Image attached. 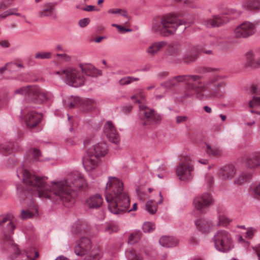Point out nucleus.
I'll list each match as a JSON object with an SVG mask.
<instances>
[{
  "label": "nucleus",
  "mask_w": 260,
  "mask_h": 260,
  "mask_svg": "<svg viewBox=\"0 0 260 260\" xmlns=\"http://www.w3.org/2000/svg\"><path fill=\"white\" fill-rule=\"evenodd\" d=\"M202 76L197 75H179L167 82L166 86H175L174 81L184 83L185 87L181 96L183 99L195 97L199 100H205L222 96L224 92L223 82H218L216 76L212 77L206 81H202Z\"/></svg>",
  "instance_id": "nucleus-1"
},
{
  "label": "nucleus",
  "mask_w": 260,
  "mask_h": 260,
  "mask_svg": "<svg viewBox=\"0 0 260 260\" xmlns=\"http://www.w3.org/2000/svg\"><path fill=\"white\" fill-rule=\"evenodd\" d=\"M17 176L23 181V184L17 186L20 200L31 201L33 197L51 198V191L46 184L47 177L39 176L30 172L22 165L17 169Z\"/></svg>",
  "instance_id": "nucleus-2"
},
{
  "label": "nucleus",
  "mask_w": 260,
  "mask_h": 260,
  "mask_svg": "<svg viewBox=\"0 0 260 260\" xmlns=\"http://www.w3.org/2000/svg\"><path fill=\"white\" fill-rule=\"evenodd\" d=\"M14 93L25 95L24 100L27 105L21 110V116L28 128L36 127L40 122L42 115L29 109H36L38 105L45 104L50 99L51 94L38 86L31 85L19 88Z\"/></svg>",
  "instance_id": "nucleus-3"
},
{
  "label": "nucleus",
  "mask_w": 260,
  "mask_h": 260,
  "mask_svg": "<svg viewBox=\"0 0 260 260\" xmlns=\"http://www.w3.org/2000/svg\"><path fill=\"white\" fill-rule=\"evenodd\" d=\"M105 189L106 200L108 204L109 210L112 213L121 214L137 210V203H134L132 208L128 209L129 198L123 188V182L119 179L109 177Z\"/></svg>",
  "instance_id": "nucleus-4"
},
{
  "label": "nucleus",
  "mask_w": 260,
  "mask_h": 260,
  "mask_svg": "<svg viewBox=\"0 0 260 260\" xmlns=\"http://www.w3.org/2000/svg\"><path fill=\"white\" fill-rule=\"evenodd\" d=\"M51 190L67 207L74 204L81 187V174L74 172L69 176L59 181L52 182Z\"/></svg>",
  "instance_id": "nucleus-5"
},
{
  "label": "nucleus",
  "mask_w": 260,
  "mask_h": 260,
  "mask_svg": "<svg viewBox=\"0 0 260 260\" xmlns=\"http://www.w3.org/2000/svg\"><path fill=\"white\" fill-rule=\"evenodd\" d=\"M13 218L11 213L0 215V232L3 237L2 249L9 253V258L12 259L15 255L20 253L18 246L14 242L12 237L16 228Z\"/></svg>",
  "instance_id": "nucleus-6"
},
{
  "label": "nucleus",
  "mask_w": 260,
  "mask_h": 260,
  "mask_svg": "<svg viewBox=\"0 0 260 260\" xmlns=\"http://www.w3.org/2000/svg\"><path fill=\"white\" fill-rule=\"evenodd\" d=\"M83 145L85 154L82 159V166L86 172H90L98 166L99 158L107 154L108 148L106 144L104 143L91 145V141L89 139L84 141Z\"/></svg>",
  "instance_id": "nucleus-7"
},
{
  "label": "nucleus",
  "mask_w": 260,
  "mask_h": 260,
  "mask_svg": "<svg viewBox=\"0 0 260 260\" xmlns=\"http://www.w3.org/2000/svg\"><path fill=\"white\" fill-rule=\"evenodd\" d=\"M183 22L175 14H168L163 16L160 22L152 24V30L163 36H169L175 33L177 28Z\"/></svg>",
  "instance_id": "nucleus-8"
},
{
  "label": "nucleus",
  "mask_w": 260,
  "mask_h": 260,
  "mask_svg": "<svg viewBox=\"0 0 260 260\" xmlns=\"http://www.w3.org/2000/svg\"><path fill=\"white\" fill-rule=\"evenodd\" d=\"M215 248L221 252H228L233 248L230 234L225 230L218 231L213 238Z\"/></svg>",
  "instance_id": "nucleus-9"
},
{
  "label": "nucleus",
  "mask_w": 260,
  "mask_h": 260,
  "mask_svg": "<svg viewBox=\"0 0 260 260\" xmlns=\"http://www.w3.org/2000/svg\"><path fill=\"white\" fill-rule=\"evenodd\" d=\"M83 232L87 233L86 230H82ZM82 260H99L102 255L99 248L92 245L88 237H84L82 235Z\"/></svg>",
  "instance_id": "nucleus-10"
},
{
  "label": "nucleus",
  "mask_w": 260,
  "mask_h": 260,
  "mask_svg": "<svg viewBox=\"0 0 260 260\" xmlns=\"http://www.w3.org/2000/svg\"><path fill=\"white\" fill-rule=\"evenodd\" d=\"M65 76V82L69 86L78 87L81 85V75L79 72L74 68H68L61 71H56L55 74Z\"/></svg>",
  "instance_id": "nucleus-11"
},
{
  "label": "nucleus",
  "mask_w": 260,
  "mask_h": 260,
  "mask_svg": "<svg viewBox=\"0 0 260 260\" xmlns=\"http://www.w3.org/2000/svg\"><path fill=\"white\" fill-rule=\"evenodd\" d=\"M193 166L191 162L185 160L180 162L176 168V173L180 180L189 181L193 178Z\"/></svg>",
  "instance_id": "nucleus-12"
},
{
  "label": "nucleus",
  "mask_w": 260,
  "mask_h": 260,
  "mask_svg": "<svg viewBox=\"0 0 260 260\" xmlns=\"http://www.w3.org/2000/svg\"><path fill=\"white\" fill-rule=\"evenodd\" d=\"M256 30V26L254 23L245 21L235 29L234 33L237 38H246L254 35Z\"/></svg>",
  "instance_id": "nucleus-13"
},
{
  "label": "nucleus",
  "mask_w": 260,
  "mask_h": 260,
  "mask_svg": "<svg viewBox=\"0 0 260 260\" xmlns=\"http://www.w3.org/2000/svg\"><path fill=\"white\" fill-rule=\"evenodd\" d=\"M213 201L210 194L204 193L194 198L193 204L195 208L203 212L204 210L212 204Z\"/></svg>",
  "instance_id": "nucleus-14"
},
{
  "label": "nucleus",
  "mask_w": 260,
  "mask_h": 260,
  "mask_svg": "<svg viewBox=\"0 0 260 260\" xmlns=\"http://www.w3.org/2000/svg\"><path fill=\"white\" fill-rule=\"evenodd\" d=\"M139 117L143 120H151L155 122H158L161 120V116L159 114L155 113L152 109L149 110L145 105H139Z\"/></svg>",
  "instance_id": "nucleus-15"
},
{
  "label": "nucleus",
  "mask_w": 260,
  "mask_h": 260,
  "mask_svg": "<svg viewBox=\"0 0 260 260\" xmlns=\"http://www.w3.org/2000/svg\"><path fill=\"white\" fill-rule=\"evenodd\" d=\"M104 134L109 140L113 143L117 144L119 137L114 125L110 121H107L104 126Z\"/></svg>",
  "instance_id": "nucleus-16"
},
{
  "label": "nucleus",
  "mask_w": 260,
  "mask_h": 260,
  "mask_svg": "<svg viewBox=\"0 0 260 260\" xmlns=\"http://www.w3.org/2000/svg\"><path fill=\"white\" fill-rule=\"evenodd\" d=\"M71 232L79 238L74 247V253L76 255L81 256V223L80 221L78 220L73 224Z\"/></svg>",
  "instance_id": "nucleus-17"
},
{
  "label": "nucleus",
  "mask_w": 260,
  "mask_h": 260,
  "mask_svg": "<svg viewBox=\"0 0 260 260\" xmlns=\"http://www.w3.org/2000/svg\"><path fill=\"white\" fill-rule=\"evenodd\" d=\"M213 220L198 219L195 221V225L198 231L205 234L211 232L216 229Z\"/></svg>",
  "instance_id": "nucleus-18"
},
{
  "label": "nucleus",
  "mask_w": 260,
  "mask_h": 260,
  "mask_svg": "<svg viewBox=\"0 0 260 260\" xmlns=\"http://www.w3.org/2000/svg\"><path fill=\"white\" fill-rule=\"evenodd\" d=\"M237 171L235 167L232 165H228L221 168L218 175L223 180L232 179L237 174Z\"/></svg>",
  "instance_id": "nucleus-19"
},
{
  "label": "nucleus",
  "mask_w": 260,
  "mask_h": 260,
  "mask_svg": "<svg viewBox=\"0 0 260 260\" xmlns=\"http://www.w3.org/2000/svg\"><path fill=\"white\" fill-rule=\"evenodd\" d=\"M200 52H204L206 54H210L212 53L211 50L204 51V48L199 46H194L191 47L189 52L185 56V62L189 63L194 61L197 58L198 53Z\"/></svg>",
  "instance_id": "nucleus-20"
},
{
  "label": "nucleus",
  "mask_w": 260,
  "mask_h": 260,
  "mask_svg": "<svg viewBox=\"0 0 260 260\" xmlns=\"http://www.w3.org/2000/svg\"><path fill=\"white\" fill-rule=\"evenodd\" d=\"M167 45L165 41H156L152 43L146 49V53L152 56H155Z\"/></svg>",
  "instance_id": "nucleus-21"
},
{
  "label": "nucleus",
  "mask_w": 260,
  "mask_h": 260,
  "mask_svg": "<svg viewBox=\"0 0 260 260\" xmlns=\"http://www.w3.org/2000/svg\"><path fill=\"white\" fill-rule=\"evenodd\" d=\"M257 51L250 50L245 54V66L252 69H256L257 66Z\"/></svg>",
  "instance_id": "nucleus-22"
},
{
  "label": "nucleus",
  "mask_w": 260,
  "mask_h": 260,
  "mask_svg": "<svg viewBox=\"0 0 260 260\" xmlns=\"http://www.w3.org/2000/svg\"><path fill=\"white\" fill-rule=\"evenodd\" d=\"M103 203V199L101 195L96 194L88 198L85 205L89 208H97L100 207Z\"/></svg>",
  "instance_id": "nucleus-23"
},
{
  "label": "nucleus",
  "mask_w": 260,
  "mask_h": 260,
  "mask_svg": "<svg viewBox=\"0 0 260 260\" xmlns=\"http://www.w3.org/2000/svg\"><path fill=\"white\" fill-rule=\"evenodd\" d=\"M159 196L160 199L157 203H155V202L152 200H149L146 202L145 205V210L149 214L152 215L155 214L157 209V205L161 204L162 203L164 198L161 192H159Z\"/></svg>",
  "instance_id": "nucleus-24"
},
{
  "label": "nucleus",
  "mask_w": 260,
  "mask_h": 260,
  "mask_svg": "<svg viewBox=\"0 0 260 260\" xmlns=\"http://www.w3.org/2000/svg\"><path fill=\"white\" fill-rule=\"evenodd\" d=\"M92 77L102 75L101 70L96 69L91 64H82V74Z\"/></svg>",
  "instance_id": "nucleus-25"
},
{
  "label": "nucleus",
  "mask_w": 260,
  "mask_h": 260,
  "mask_svg": "<svg viewBox=\"0 0 260 260\" xmlns=\"http://www.w3.org/2000/svg\"><path fill=\"white\" fill-rule=\"evenodd\" d=\"M245 163L249 168L260 167V153L250 154L246 159Z\"/></svg>",
  "instance_id": "nucleus-26"
},
{
  "label": "nucleus",
  "mask_w": 260,
  "mask_h": 260,
  "mask_svg": "<svg viewBox=\"0 0 260 260\" xmlns=\"http://www.w3.org/2000/svg\"><path fill=\"white\" fill-rule=\"evenodd\" d=\"M126 260H144L140 251L133 248H127L125 250Z\"/></svg>",
  "instance_id": "nucleus-27"
},
{
  "label": "nucleus",
  "mask_w": 260,
  "mask_h": 260,
  "mask_svg": "<svg viewBox=\"0 0 260 260\" xmlns=\"http://www.w3.org/2000/svg\"><path fill=\"white\" fill-rule=\"evenodd\" d=\"M242 6L243 9L249 11L260 10V0L245 1Z\"/></svg>",
  "instance_id": "nucleus-28"
},
{
  "label": "nucleus",
  "mask_w": 260,
  "mask_h": 260,
  "mask_svg": "<svg viewBox=\"0 0 260 260\" xmlns=\"http://www.w3.org/2000/svg\"><path fill=\"white\" fill-rule=\"evenodd\" d=\"M159 243L162 246L168 248L177 245L178 241L173 237L164 236L160 237Z\"/></svg>",
  "instance_id": "nucleus-29"
},
{
  "label": "nucleus",
  "mask_w": 260,
  "mask_h": 260,
  "mask_svg": "<svg viewBox=\"0 0 260 260\" xmlns=\"http://www.w3.org/2000/svg\"><path fill=\"white\" fill-rule=\"evenodd\" d=\"M205 150L206 153L213 156H219L222 154V150L218 146L206 143Z\"/></svg>",
  "instance_id": "nucleus-30"
},
{
  "label": "nucleus",
  "mask_w": 260,
  "mask_h": 260,
  "mask_svg": "<svg viewBox=\"0 0 260 260\" xmlns=\"http://www.w3.org/2000/svg\"><path fill=\"white\" fill-rule=\"evenodd\" d=\"M213 220L214 222V225L216 228L219 226H225L231 221V220L223 214H219L217 218Z\"/></svg>",
  "instance_id": "nucleus-31"
},
{
  "label": "nucleus",
  "mask_w": 260,
  "mask_h": 260,
  "mask_svg": "<svg viewBox=\"0 0 260 260\" xmlns=\"http://www.w3.org/2000/svg\"><path fill=\"white\" fill-rule=\"evenodd\" d=\"M55 3H48L44 5V9L40 12L41 17H50L53 16L55 11Z\"/></svg>",
  "instance_id": "nucleus-32"
},
{
  "label": "nucleus",
  "mask_w": 260,
  "mask_h": 260,
  "mask_svg": "<svg viewBox=\"0 0 260 260\" xmlns=\"http://www.w3.org/2000/svg\"><path fill=\"white\" fill-rule=\"evenodd\" d=\"M142 235V232L140 230H135L132 231L127 239L128 244L133 245L137 243L141 239Z\"/></svg>",
  "instance_id": "nucleus-33"
},
{
  "label": "nucleus",
  "mask_w": 260,
  "mask_h": 260,
  "mask_svg": "<svg viewBox=\"0 0 260 260\" xmlns=\"http://www.w3.org/2000/svg\"><path fill=\"white\" fill-rule=\"evenodd\" d=\"M97 107L96 102L91 99L82 100V112L83 111H88L95 109Z\"/></svg>",
  "instance_id": "nucleus-34"
},
{
  "label": "nucleus",
  "mask_w": 260,
  "mask_h": 260,
  "mask_svg": "<svg viewBox=\"0 0 260 260\" xmlns=\"http://www.w3.org/2000/svg\"><path fill=\"white\" fill-rule=\"evenodd\" d=\"M39 256V253L35 252V256L32 257L27 252L24 251L23 253L20 251V253L15 255L13 259L10 258L11 260H35Z\"/></svg>",
  "instance_id": "nucleus-35"
},
{
  "label": "nucleus",
  "mask_w": 260,
  "mask_h": 260,
  "mask_svg": "<svg viewBox=\"0 0 260 260\" xmlns=\"http://www.w3.org/2000/svg\"><path fill=\"white\" fill-rule=\"evenodd\" d=\"M223 21L218 16H214L212 19H208L205 22V25L208 27H218Z\"/></svg>",
  "instance_id": "nucleus-36"
},
{
  "label": "nucleus",
  "mask_w": 260,
  "mask_h": 260,
  "mask_svg": "<svg viewBox=\"0 0 260 260\" xmlns=\"http://www.w3.org/2000/svg\"><path fill=\"white\" fill-rule=\"evenodd\" d=\"M17 149L14 147V145L12 143H8L0 145V153L3 155H9L12 153L13 150Z\"/></svg>",
  "instance_id": "nucleus-37"
},
{
  "label": "nucleus",
  "mask_w": 260,
  "mask_h": 260,
  "mask_svg": "<svg viewBox=\"0 0 260 260\" xmlns=\"http://www.w3.org/2000/svg\"><path fill=\"white\" fill-rule=\"evenodd\" d=\"M251 177V174L247 172H241L235 178V183L241 184L247 181H248Z\"/></svg>",
  "instance_id": "nucleus-38"
},
{
  "label": "nucleus",
  "mask_w": 260,
  "mask_h": 260,
  "mask_svg": "<svg viewBox=\"0 0 260 260\" xmlns=\"http://www.w3.org/2000/svg\"><path fill=\"white\" fill-rule=\"evenodd\" d=\"M118 231V226L115 223L107 224L105 228V231L108 234L115 233Z\"/></svg>",
  "instance_id": "nucleus-39"
},
{
  "label": "nucleus",
  "mask_w": 260,
  "mask_h": 260,
  "mask_svg": "<svg viewBox=\"0 0 260 260\" xmlns=\"http://www.w3.org/2000/svg\"><path fill=\"white\" fill-rule=\"evenodd\" d=\"M260 106V96H253L252 99L248 102V107L254 108Z\"/></svg>",
  "instance_id": "nucleus-40"
},
{
  "label": "nucleus",
  "mask_w": 260,
  "mask_h": 260,
  "mask_svg": "<svg viewBox=\"0 0 260 260\" xmlns=\"http://www.w3.org/2000/svg\"><path fill=\"white\" fill-rule=\"evenodd\" d=\"M155 226L153 223L150 222H144L142 225V229L145 233H150L153 231Z\"/></svg>",
  "instance_id": "nucleus-41"
},
{
  "label": "nucleus",
  "mask_w": 260,
  "mask_h": 260,
  "mask_svg": "<svg viewBox=\"0 0 260 260\" xmlns=\"http://www.w3.org/2000/svg\"><path fill=\"white\" fill-rule=\"evenodd\" d=\"M51 57V53L50 52H39L36 54L35 58L37 59H49Z\"/></svg>",
  "instance_id": "nucleus-42"
},
{
  "label": "nucleus",
  "mask_w": 260,
  "mask_h": 260,
  "mask_svg": "<svg viewBox=\"0 0 260 260\" xmlns=\"http://www.w3.org/2000/svg\"><path fill=\"white\" fill-rule=\"evenodd\" d=\"M250 191L257 197H260V182L251 186Z\"/></svg>",
  "instance_id": "nucleus-43"
},
{
  "label": "nucleus",
  "mask_w": 260,
  "mask_h": 260,
  "mask_svg": "<svg viewBox=\"0 0 260 260\" xmlns=\"http://www.w3.org/2000/svg\"><path fill=\"white\" fill-rule=\"evenodd\" d=\"M34 216V213L29 210H22L21 211L20 217L22 220H25L31 218Z\"/></svg>",
  "instance_id": "nucleus-44"
},
{
  "label": "nucleus",
  "mask_w": 260,
  "mask_h": 260,
  "mask_svg": "<svg viewBox=\"0 0 260 260\" xmlns=\"http://www.w3.org/2000/svg\"><path fill=\"white\" fill-rule=\"evenodd\" d=\"M28 151L32 154L33 158L36 160H38L39 158L41 156V151L38 148H31L28 150Z\"/></svg>",
  "instance_id": "nucleus-45"
},
{
  "label": "nucleus",
  "mask_w": 260,
  "mask_h": 260,
  "mask_svg": "<svg viewBox=\"0 0 260 260\" xmlns=\"http://www.w3.org/2000/svg\"><path fill=\"white\" fill-rule=\"evenodd\" d=\"M256 232V229L250 227L246 229V231L245 232V237L246 239H251L253 237L254 234Z\"/></svg>",
  "instance_id": "nucleus-46"
},
{
  "label": "nucleus",
  "mask_w": 260,
  "mask_h": 260,
  "mask_svg": "<svg viewBox=\"0 0 260 260\" xmlns=\"http://www.w3.org/2000/svg\"><path fill=\"white\" fill-rule=\"evenodd\" d=\"M145 98L144 94L143 93V91L140 90L138 93H136L135 95H133L131 97V99L135 101V102L140 103L141 100H143Z\"/></svg>",
  "instance_id": "nucleus-47"
},
{
  "label": "nucleus",
  "mask_w": 260,
  "mask_h": 260,
  "mask_svg": "<svg viewBox=\"0 0 260 260\" xmlns=\"http://www.w3.org/2000/svg\"><path fill=\"white\" fill-rule=\"evenodd\" d=\"M119 15L126 18V21L124 22L125 25L129 24V21L131 19V17L128 16L127 12L124 9H121V11L119 12Z\"/></svg>",
  "instance_id": "nucleus-48"
},
{
  "label": "nucleus",
  "mask_w": 260,
  "mask_h": 260,
  "mask_svg": "<svg viewBox=\"0 0 260 260\" xmlns=\"http://www.w3.org/2000/svg\"><path fill=\"white\" fill-rule=\"evenodd\" d=\"M118 83L121 85H125L129 84L130 83H131L130 76H127L121 78L119 80Z\"/></svg>",
  "instance_id": "nucleus-49"
},
{
  "label": "nucleus",
  "mask_w": 260,
  "mask_h": 260,
  "mask_svg": "<svg viewBox=\"0 0 260 260\" xmlns=\"http://www.w3.org/2000/svg\"><path fill=\"white\" fill-rule=\"evenodd\" d=\"M112 26L117 28L120 32H131L132 31V29L131 28H125L119 24L114 23L112 24Z\"/></svg>",
  "instance_id": "nucleus-50"
},
{
  "label": "nucleus",
  "mask_w": 260,
  "mask_h": 260,
  "mask_svg": "<svg viewBox=\"0 0 260 260\" xmlns=\"http://www.w3.org/2000/svg\"><path fill=\"white\" fill-rule=\"evenodd\" d=\"M16 163V160L14 157V156H10L9 159L7 160V162H6V166L8 167H12L14 166Z\"/></svg>",
  "instance_id": "nucleus-51"
},
{
  "label": "nucleus",
  "mask_w": 260,
  "mask_h": 260,
  "mask_svg": "<svg viewBox=\"0 0 260 260\" xmlns=\"http://www.w3.org/2000/svg\"><path fill=\"white\" fill-rule=\"evenodd\" d=\"M176 122L178 124L185 123L188 119V117L184 115L177 116L176 118Z\"/></svg>",
  "instance_id": "nucleus-52"
},
{
  "label": "nucleus",
  "mask_w": 260,
  "mask_h": 260,
  "mask_svg": "<svg viewBox=\"0 0 260 260\" xmlns=\"http://www.w3.org/2000/svg\"><path fill=\"white\" fill-rule=\"evenodd\" d=\"M77 104L76 103L75 100H74V102H68V101L64 102V106L66 108H70V109L74 108L76 106Z\"/></svg>",
  "instance_id": "nucleus-53"
},
{
  "label": "nucleus",
  "mask_w": 260,
  "mask_h": 260,
  "mask_svg": "<svg viewBox=\"0 0 260 260\" xmlns=\"http://www.w3.org/2000/svg\"><path fill=\"white\" fill-rule=\"evenodd\" d=\"M82 10L87 12H91L93 11H99V9L95 8L94 6L87 5L84 8H82Z\"/></svg>",
  "instance_id": "nucleus-54"
},
{
  "label": "nucleus",
  "mask_w": 260,
  "mask_h": 260,
  "mask_svg": "<svg viewBox=\"0 0 260 260\" xmlns=\"http://www.w3.org/2000/svg\"><path fill=\"white\" fill-rule=\"evenodd\" d=\"M56 56L61 57L63 59V61L68 62L71 60V57L66 53L63 54H56Z\"/></svg>",
  "instance_id": "nucleus-55"
},
{
  "label": "nucleus",
  "mask_w": 260,
  "mask_h": 260,
  "mask_svg": "<svg viewBox=\"0 0 260 260\" xmlns=\"http://www.w3.org/2000/svg\"><path fill=\"white\" fill-rule=\"evenodd\" d=\"M7 11L9 13V16H11V15H16L17 16H20V14L17 12V8L10 9L8 10H7Z\"/></svg>",
  "instance_id": "nucleus-56"
},
{
  "label": "nucleus",
  "mask_w": 260,
  "mask_h": 260,
  "mask_svg": "<svg viewBox=\"0 0 260 260\" xmlns=\"http://www.w3.org/2000/svg\"><path fill=\"white\" fill-rule=\"evenodd\" d=\"M205 181L209 185H211L213 182V178L210 175H207L205 177Z\"/></svg>",
  "instance_id": "nucleus-57"
},
{
  "label": "nucleus",
  "mask_w": 260,
  "mask_h": 260,
  "mask_svg": "<svg viewBox=\"0 0 260 260\" xmlns=\"http://www.w3.org/2000/svg\"><path fill=\"white\" fill-rule=\"evenodd\" d=\"M121 11V9H110L108 10V13L113 14H119Z\"/></svg>",
  "instance_id": "nucleus-58"
},
{
  "label": "nucleus",
  "mask_w": 260,
  "mask_h": 260,
  "mask_svg": "<svg viewBox=\"0 0 260 260\" xmlns=\"http://www.w3.org/2000/svg\"><path fill=\"white\" fill-rule=\"evenodd\" d=\"M0 45L4 48H8L10 46L9 42L7 40H3L0 41Z\"/></svg>",
  "instance_id": "nucleus-59"
},
{
  "label": "nucleus",
  "mask_w": 260,
  "mask_h": 260,
  "mask_svg": "<svg viewBox=\"0 0 260 260\" xmlns=\"http://www.w3.org/2000/svg\"><path fill=\"white\" fill-rule=\"evenodd\" d=\"M238 241L241 243L243 244L245 247H246L248 245L249 242L246 241L243 239L242 236H239L238 238Z\"/></svg>",
  "instance_id": "nucleus-60"
},
{
  "label": "nucleus",
  "mask_w": 260,
  "mask_h": 260,
  "mask_svg": "<svg viewBox=\"0 0 260 260\" xmlns=\"http://www.w3.org/2000/svg\"><path fill=\"white\" fill-rule=\"evenodd\" d=\"M253 250L256 252L258 260H260V244L253 247Z\"/></svg>",
  "instance_id": "nucleus-61"
},
{
  "label": "nucleus",
  "mask_w": 260,
  "mask_h": 260,
  "mask_svg": "<svg viewBox=\"0 0 260 260\" xmlns=\"http://www.w3.org/2000/svg\"><path fill=\"white\" fill-rule=\"evenodd\" d=\"M90 22V19L88 18H84L82 19V27L87 26Z\"/></svg>",
  "instance_id": "nucleus-62"
},
{
  "label": "nucleus",
  "mask_w": 260,
  "mask_h": 260,
  "mask_svg": "<svg viewBox=\"0 0 260 260\" xmlns=\"http://www.w3.org/2000/svg\"><path fill=\"white\" fill-rule=\"evenodd\" d=\"M258 86L256 85H252L250 88V91L251 92L253 93H256L258 91Z\"/></svg>",
  "instance_id": "nucleus-63"
},
{
  "label": "nucleus",
  "mask_w": 260,
  "mask_h": 260,
  "mask_svg": "<svg viewBox=\"0 0 260 260\" xmlns=\"http://www.w3.org/2000/svg\"><path fill=\"white\" fill-rule=\"evenodd\" d=\"M9 13L7 11L4 12L3 13H2V14H0V18H6L7 17L9 16Z\"/></svg>",
  "instance_id": "nucleus-64"
}]
</instances>
